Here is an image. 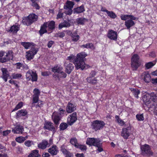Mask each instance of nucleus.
I'll list each match as a JSON object with an SVG mask.
<instances>
[{
    "mask_svg": "<svg viewBox=\"0 0 157 157\" xmlns=\"http://www.w3.org/2000/svg\"><path fill=\"white\" fill-rule=\"evenodd\" d=\"M87 56L84 52H82L77 54L76 58L74 60V63L77 69L83 70L85 68H88L90 66L85 64L84 58Z\"/></svg>",
    "mask_w": 157,
    "mask_h": 157,
    "instance_id": "nucleus-1",
    "label": "nucleus"
},
{
    "mask_svg": "<svg viewBox=\"0 0 157 157\" xmlns=\"http://www.w3.org/2000/svg\"><path fill=\"white\" fill-rule=\"evenodd\" d=\"M142 100L144 104L149 108V110H152L151 108L155 106L154 102H157V95L154 93H151L150 94L146 93L142 97Z\"/></svg>",
    "mask_w": 157,
    "mask_h": 157,
    "instance_id": "nucleus-2",
    "label": "nucleus"
},
{
    "mask_svg": "<svg viewBox=\"0 0 157 157\" xmlns=\"http://www.w3.org/2000/svg\"><path fill=\"white\" fill-rule=\"evenodd\" d=\"M141 62L140 57L136 54L133 55L131 59V65L133 70H136L140 66Z\"/></svg>",
    "mask_w": 157,
    "mask_h": 157,
    "instance_id": "nucleus-3",
    "label": "nucleus"
},
{
    "mask_svg": "<svg viewBox=\"0 0 157 157\" xmlns=\"http://www.w3.org/2000/svg\"><path fill=\"white\" fill-rule=\"evenodd\" d=\"M141 153L143 155L150 156L153 154V153L151 150L150 146L147 144H144L140 147Z\"/></svg>",
    "mask_w": 157,
    "mask_h": 157,
    "instance_id": "nucleus-4",
    "label": "nucleus"
},
{
    "mask_svg": "<svg viewBox=\"0 0 157 157\" xmlns=\"http://www.w3.org/2000/svg\"><path fill=\"white\" fill-rule=\"evenodd\" d=\"M105 124L104 122L101 121L95 120L92 123V126L95 131L102 128Z\"/></svg>",
    "mask_w": 157,
    "mask_h": 157,
    "instance_id": "nucleus-5",
    "label": "nucleus"
},
{
    "mask_svg": "<svg viewBox=\"0 0 157 157\" xmlns=\"http://www.w3.org/2000/svg\"><path fill=\"white\" fill-rule=\"evenodd\" d=\"M38 51L37 48L35 47L32 48L28 52H26V57L28 60H30L33 59L34 56L36 55Z\"/></svg>",
    "mask_w": 157,
    "mask_h": 157,
    "instance_id": "nucleus-6",
    "label": "nucleus"
},
{
    "mask_svg": "<svg viewBox=\"0 0 157 157\" xmlns=\"http://www.w3.org/2000/svg\"><path fill=\"white\" fill-rule=\"evenodd\" d=\"M26 78L28 80L31 79L33 81H36L37 79V75L35 72L32 70H29L26 73Z\"/></svg>",
    "mask_w": 157,
    "mask_h": 157,
    "instance_id": "nucleus-7",
    "label": "nucleus"
},
{
    "mask_svg": "<svg viewBox=\"0 0 157 157\" xmlns=\"http://www.w3.org/2000/svg\"><path fill=\"white\" fill-rule=\"evenodd\" d=\"M101 140L99 138H88L86 141V144L90 146H98V144L99 142H101Z\"/></svg>",
    "mask_w": 157,
    "mask_h": 157,
    "instance_id": "nucleus-8",
    "label": "nucleus"
},
{
    "mask_svg": "<svg viewBox=\"0 0 157 157\" xmlns=\"http://www.w3.org/2000/svg\"><path fill=\"white\" fill-rule=\"evenodd\" d=\"M20 29V25L17 23H16L11 26L10 29H7L6 31L8 33H12L13 34H15L17 33Z\"/></svg>",
    "mask_w": 157,
    "mask_h": 157,
    "instance_id": "nucleus-9",
    "label": "nucleus"
},
{
    "mask_svg": "<svg viewBox=\"0 0 157 157\" xmlns=\"http://www.w3.org/2000/svg\"><path fill=\"white\" fill-rule=\"evenodd\" d=\"M77 119L76 113L74 112L68 116L67 119V123L68 124L71 125L74 123Z\"/></svg>",
    "mask_w": 157,
    "mask_h": 157,
    "instance_id": "nucleus-10",
    "label": "nucleus"
},
{
    "mask_svg": "<svg viewBox=\"0 0 157 157\" xmlns=\"http://www.w3.org/2000/svg\"><path fill=\"white\" fill-rule=\"evenodd\" d=\"M44 128L52 131L53 133L56 132L55 128L53 126V124L51 122H45L44 124Z\"/></svg>",
    "mask_w": 157,
    "mask_h": 157,
    "instance_id": "nucleus-11",
    "label": "nucleus"
},
{
    "mask_svg": "<svg viewBox=\"0 0 157 157\" xmlns=\"http://www.w3.org/2000/svg\"><path fill=\"white\" fill-rule=\"evenodd\" d=\"M131 129L130 128H124L122 129L121 135L125 139H127L130 134Z\"/></svg>",
    "mask_w": 157,
    "mask_h": 157,
    "instance_id": "nucleus-12",
    "label": "nucleus"
},
{
    "mask_svg": "<svg viewBox=\"0 0 157 157\" xmlns=\"http://www.w3.org/2000/svg\"><path fill=\"white\" fill-rule=\"evenodd\" d=\"M107 36L110 39H117V33L112 29L109 30L107 34Z\"/></svg>",
    "mask_w": 157,
    "mask_h": 157,
    "instance_id": "nucleus-13",
    "label": "nucleus"
},
{
    "mask_svg": "<svg viewBox=\"0 0 157 157\" xmlns=\"http://www.w3.org/2000/svg\"><path fill=\"white\" fill-rule=\"evenodd\" d=\"M2 72V78L4 79L5 82L7 80L8 78L10 77L9 73L7 70V69L5 68H2L1 69Z\"/></svg>",
    "mask_w": 157,
    "mask_h": 157,
    "instance_id": "nucleus-14",
    "label": "nucleus"
},
{
    "mask_svg": "<svg viewBox=\"0 0 157 157\" xmlns=\"http://www.w3.org/2000/svg\"><path fill=\"white\" fill-rule=\"evenodd\" d=\"M48 151L52 155L54 156L57 154L59 150L57 147L55 145H53L48 149Z\"/></svg>",
    "mask_w": 157,
    "mask_h": 157,
    "instance_id": "nucleus-15",
    "label": "nucleus"
},
{
    "mask_svg": "<svg viewBox=\"0 0 157 157\" xmlns=\"http://www.w3.org/2000/svg\"><path fill=\"white\" fill-rule=\"evenodd\" d=\"M67 33V34L70 36L72 38V39H79L80 37L79 35L77 34V32L75 31L73 33L72 32L69 30H67L65 31Z\"/></svg>",
    "mask_w": 157,
    "mask_h": 157,
    "instance_id": "nucleus-16",
    "label": "nucleus"
},
{
    "mask_svg": "<svg viewBox=\"0 0 157 157\" xmlns=\"http://www.w3.org/2000/svg\"><path fill=\"white\" fill-rule=\"evenodd\" d=\"M76 109V106L73 104L69 102L66 107V110L68 113H71Z\"/></svg>",
    "mask_w": 157,
    "mask_h": 157,
    "instance_id": "nucleus-17",
    "label": "nucleus"
},
{
    "mask_svg": "<svg viewBox=\"0 0 157 157\" xmlns=\"http://www.w3.org/2000/svg\"><path fill=\"white\" fill-rule=\"evenodd\" d=\"M47 25L48 22H45L41 26L40 30L39 31V33L40 35L41 36L44 33H47Z\"/></svg>",
    "mask_w": 157,
    "mask_h": 157,
    "instance_id": "nucleus-18",
    "label": "nucleus"
},
{
    "mask_svg": "<svg viewBox=\"0 0 157 157\" xmlns=\"http://www.w3.org/2000/svg\"><path fill=\"white\" fill-rule=\"evenodd\" d=\"M24 131V128L22 126H17L12 130V132L14 133L22 134Z\"/></svg>",
    "mask_w": 157,
    "mask_h": 157,
    "instance_id": "nucleus-19",
    "label": "nucleus"
},
{
    "mask_svg": "<svg viewBox=\"0 0 157 157\" xmlns=\"http://www.w3.org/2000/svg\"><path fill=\"white\" fill-rule=\"evenodd\" d=\"M85 11L84 5L82 4L80 6L77 7L73 9V12L75 13H79L83 12Z\"/></svg>",
    "mask_w": 157,
    "mask_h": 157,
    "instance_id": "nucleus-20",
    "label": "nucleus"
},
{
    "mask_svg": "<svg viewBox=\"0 0 157 157\" xmlns=\"http://www.w3.org/2000/svg\"><path fill=\"white\" fill-rule=\"evenodd\" d=\"M88 82L92 85H95L98 83V80L97 78L92 77H88L86 78Z\"/></svg>",
    "mask_w": 157,
    "mask_h": 157,
    "instance_id": "nucleus-21",
    "label": "nucleus"
},
{
    "mask_svg": "<svg viewBox=\"0 0 157 157\" xmlns=\"http://www.w3.org/2000/svg\"><path fill=\"white\" fill-rule=\"evenodd\" d=\"M47 27L48 30L51 32L55 28V22L53 21L48 22Z\"/></svg>",
    "mask_w": 157,
    "mask_h": 157,
    "instance_id": "nucleus-22",
    "label": "nucleus"
},
{
    "mask_svg": "<svg viewBox=\"0 0 157 157\" xmlns=\"http://www.w3.org/2000/svg\"><path fill=\"white\" fill-rule=\"evenodd\" d=\"M38 147L40 148L44 149L47 147H49L48 143L47 141L46 140H43L41 143H40L38 144Z\"/></svg>",
    "mask_w": 157,
    "mask_h": 157,
    "instance_id": "nucleus-23",
    "label": "nucleus"
},
{
    "mask_svg": "<svg viewBox=\"0 0 157 157\" xmlns=\"http://www.w3.org/2000/svg\"><path fill=\"white\" fill-rule=\"evenodd\" d=\"M28 17L29 18L32 24L36 21L38 19V16L35 13H30Z\"/></svg>",
    "mask_w": 157,
    "mask_h": 157,
    "instance_id": "nucleus-24",
    "label": "nucleus"
},
{
    "mask_svg": "<svg viewBox=\"0 0 157 157\" xmlns=\"http://www.w3.org/2000/svg\"><path fill=\"white\" fill-rule=\"evenodd\" d=\"M135 24V22L131 20H128L125 22V25L128 29H129L131 27L134 26Z\"/></svg>",
    "mask_w": 157,
    "mask_h": 157,
    "instance_id": "nucleus-25",
    "label": "nucleus"
},
{
    "mask_svg": "<svg viewBox=\"0 0 157 157\" xmlns=\"http://www.w3.org/2000/svg\"><path fill=\"white\" fill-rule=\"evenodd\" d=\"M65 66L66 68V72L68 74H70L74 68L72 64H67L66 63H65Z\"/></svg>",
    "mask_w": 157,
    "mask_h": 157,
    "instance_id": "nucleus-26",
    "label": "nucleus"
},
{
    "mask_svg": "<svg viewBox=\"0 0 157 157\" xmlns=\"http://www.w3.org/2000/svg\"><path fill=\"white\" fill-rule=\"evenodd\" d=\"M22 22L24 25L27 26H29L32 24L28 16L23 17Z\"/></svg>",
    "mask_w": 157,
    "mask_h": 157,
    "instance_id": "nucleus-27",
    "label": "nucleus"
},
{
    "mask_svg": "<svg viewBox=\"0 0 157 157\" xmlns=\"http://www.w3.org/2000/svg\"><path fill=\"white\" fill-rule=\"evenodd\" d=\"M52 119L56 124H58L60 118L58 116V113L56 112H54L53 113L52 115Z\"/></svg>",
    "mask_w": 157,
    "mask_h": 157,
    "instance_id": "nucleus-28",
    "label": "nucleus"
},
{
    "mask_svg": "<svg viewBox=\"0 0 157 157\" xmlns=\"http://www.w3.org/2000/svg\"><path fill=\"white\" fill-rule=\"evenodd\" d=\"M21 44L26 49H28L30 48H32L33 47H35V45L34 44L30 42H21Z\"/></svg>",
    "mask_w": 157,
    "mask_h": 157,
    "instance_id": "nucleus-29",
    "label": "nucleus"
},
{
    "mask_svg": "<svg viewBox=\"0 0 157 157\" xmlns=\"http://www.w3.org/2000/svg\"><path fill=\"white\" fill-rule=\"evenodd\" d=\"M66 5L64 6V9H72L74 5V3L72 1L67 0L66 2Z\"/></svg>",
    "mask_w": 157,
    "mask_h": 157,
    "instance_id": "nucleus-30",
    "label": "nucleus"
},
{
    "mask_svg": "<svg viewBox=\"0 0 157 157\" xmlns=\"http://www.w3.org/2000/svg\"><path fill=\"white\" fill-rule=\"evenodd\" d=\"M13 52L11 51H9L6 54V55L5 56V59L6 62L10 60H12L13 59Z\"/></svg>",
    "mask_w": 157,
    "mask_h": 157,
    "instance_id": "nucleus-31",
    "label": "nucleus"
},
{
    "mask_svg": "<svg viewBox=\"0 0 157 157\" xmlns=\"http://www.w3.org/2000/svg\"><path fill=\"white\" fill-rule=\"evenodd\" d=\"M28 138V137L27 136L25 137L22 136H19L15 138V140L18 143H21L27 139Z\"/></svg>",
    "mask_w": 157,
    "mask_h": 157,
    "instance_id": "nucleus-32",
    "label": "nucleus"
},
{
    "mask_svg": "<svg viewBox=\"0 0 157 157\" xmlns=\"http://www.w3.org/2000/svg\"><path fill=\"white\" fill-rule=\"evenodd\" d=\"M39 151L37 150H34L28 155V157H40Z\"/></svg>",
    "mask_w": 157,
    "mask_h": 157,
    "instance_id": "nucleus-33",
    "label": "nucleus"
},
{
    "mask_svg": "<svg viewBox=\"0 0 157 157\" xmlns=\"http://www.w3.org/2000/svg\"><path fill=\"white\" fill-rule=\"evenodd\" d=\"M130 89L131 91L132 92L133 95H134V97L137 98H139L138 95L140 94V90L137 89L132 88H130Z\"/></svg>",
    "mask_w": 157,
    "mask_h": 157,
    "instance_id": "nucleus-34",
    "label": "nucleus"
},
{
    "mask_svg": "<svg viewBox=\"0 0 157 157\" xmlns=\"http://www.w3.org/2000/svg\"><path fill=\"white\" fill-rule=\"evenodd\" d=\"M5 150L4 147L0 145V157H8L6 154L4 153Z\"/></svg>",
    "mask_w": 157,
    "mask_h": 157,
    "instance_id": "nucleus-35",
    "label": "nucleus"
},
{
    "mask_svg": "<svg viewBox=\"0 0 157 157\" xmlns=\"http://www.w3.org/2000/svg\"><path fill=\"white\" fill-rule=\"evenodd\" d=\"M63 70L62 67L58 66H55L52 68V71L54 72H58L59 73L61 72Z\"/></svg>",
    "mask_w": 157,
    "mask_h": 157,
    "instance_id": "nucleus-36",
    "label": "nucleus"
},
{
    "mask_svg": "<svg viewBox=\"0 0 157 157\" xmlns=\"http://www.w3.org/2000/svg\"><path fill=\"white\" fill-rule=\"evenodd\" d=\"M38 0H30L32 2L31 6L36 10H39L40 8V6L36 2Z\"/></svg>",
    "mask_w": 157,
    "mask_h": 157,
    "instance_id": "nucleus-37",
    "label": "nucleus"
},
{
    "mask_svg": "<svg viewBox=\"0 0 157 157\" xmlns=\"http://www.w3.org/2000/svg\"><path fill=\"white\" fill-rule=\"evenodd\" d=\"M27 112L26 110L21 109L18 111L17 113V116L18 117L24 116L27 114Z\"/></svg>",
    "mask_w": 157,
    "mask_h": 157,
    "instance_id": "nucleus-38",
    "label": "nucleus"
},
{
    "mask_svg": "<svg viewBox=\"0 0 157 157\" xmlns=\"http://www.w3.org/2000/svg\"><path fill=\"white\" fill-rule=\"evenodd\" d=\"M106 13L108 16L112 19H115L117 17L116 14L112 11H109L108 10Z\"/></svg>",
    "mask_w": 157,
    "mask_h": 157,
    "instance_id": "nucleus-39",
    "label": "nucleus"
},
{
    "mask_svg": "<svg viewBox=\"0 0 157 157\" xmlns=\"http://www.w3.org/2000/svg\"><path fill=\"white\" fill-rule=\"evenodd\" d=\"M86 19L84 18L80 17L76 19V21L78 24L83 25L84 24Z\"/></svg>",
    "mask_w": 157,
    "mask_h": 157,
    "instance_id": "nucleus-40",
    "label": "nucleus"
},
{
    "mask_svg": "<svg viewBox=\"0 0 157 157\" xmlns=\"http://www.w3.org/2000/svg\"><path fill=\"white\" fill-rule=\"evenodd\" d=\"M143 74L144 75V81L146 82H150L151 80L150 75L147 72H144Z\"/></svg>",
    "mask_w": 157,
    "mask_h": 157,
    "instance_id": "nucleus-41",
    "label": "nucleus"
},
{
    "mask_svg": "<svg viewBox=\"0 0 157 157\" xmlns=\"http://www.w3.org/2000/svg\"><path fill=\"white\" fill-rule=\"evenodd\" d=\"M116 121L121 125L123 126L125 124L124 122L120 118L119 116L116 115L115 116Z\"/></svg>",
    "mask_w": 157,
    "mask_h": 157,
    "instance_id": "nucleus-42",
    "label": "nucleus"
},
{
    "mask_svg": "<svg viewBox=\"0 0 157 157\" xmlns=\"http://www.w3.org/2000/svg\"><path fill=\"white\" fill-rule=\"evenodd\" d=\"M70 143L72 145H74L75 147L78 144L77 139L75 138H72L70 140Z\"/></svg>",
    "mask_w": 157,
    "mask_h": 157,
    "instance_id": "nucleus-43",
    "label": "nucleus"
},
{
    "mask_svg": "<svg viewBox=\"0 0 157 157\" xmlns=\"http://www.w3.org/2000/svg\"><path fill=\"white\" fill-rule=\"evenodd\" d=\"M22 76L21 74L14 73L12 74L11 76L12 77V78L13 79H18L21 78Z\"/></svg>",
    "mask_w": 157,
    "mask_h": 157,
    "instance_id": "nucleus-44",
    "label": "nucleus"
},
{
    "mask_svg": "<svg viewBox=\"0 0 157 157\" xmlns=\"http://www.w3.org/2000/svg\"><path fill=\"white\" fill-rule=\"evenodd\" d=\"M155 62H150L145 64V66L147 69H149L155 65Z\"/></svg>",
    "mask_w": 157,
    "mask_h": 157,
    "instance_id": "nucleus-45",
    "label": "nucleus"
},
{
    "mask_svg": "<svg viewBox=\"0 0 157 157\" xmlns=\"http://www.w3.org/2000/svg\"><path fill=\"white\" fill-rule=\"evenodd\" d=\"M23 102L22 101L20 102L16 106L14 109L12 111H15L21 108L23 105Z\"/></svg>",
    "mask_w": 157,
    "mask_h": 157,
    "instance_id": "nucleus-46",
    "label": "nucleus"
},
{
    "mask_svg": "<svg viewBox=\"0 0 157 157\" xmlns=\"http://www.w3.org/2000/svg\"><path fill=\"white\" fill-rule=\"evenodd\" d=\"M81 47L86 48H90L92 49H94V48L93 44L92 43H89L85 45H82L81 46Z\"/></svg>",
    "mask_w": 157,
    "mask_h": 157,
    "instance_id": "nucleus-47",
    "label": "nucleus"
},
{
    "mask_svg": "<svg viewBox=\"0 0 157 157\" xmlns=\"http://www.w3.org/2000/svg\"><path fill=\"white\" fill-rule=\"evenodd\" d=\"M5 52L4 51H0V62L2 63H4L6 62L5 59V57L2 58V57L4 55Z\"/></svg>",
    "mask_w": 157,
    "mask_h": 157,
    "instance_id": "nucleus-48",
    "label": "nucleus"
},
{
    "mask_svg": "<svg viewBox=\"0 0 157 157\" xmlns=\"http://www.w3.org/2000/svg\"><path fill=\"white\" fill-rule=\"evenodd\" d=\"M76 147L77 148H79L82 151H86L87 149V147L86 146L83 145H81L79 144Z\"/></svg>",
    "mask_w": 157,
    "mask_h": 157,
    "instance_id": "nucleus-49",
    "label": "nucleus"
},
{
    "mask_svg": "<svg viewBox=\"0 0 157 157\" xmlns=\"http://www.w3.org/2000/svg\"><path fill=\"white\" fill-rule=\"evenodd\" d=\"M63 13L62 12V9L59 10L58 13L57 15L56 18L57 19H61L63 17Z\"/></svg>",
    "mask_w": 157,
    "mask_h": 157,
    "instance_id": "nucleus-50",
    "label": "nucleus"
},
{
    "mask_svg": "<svg viewBox=\"0 0 157 157\" xmlns=\"http://www.w3.org/2000/svg\"><path fill=\"white\" fill-rule=\"evenodd\" d=\"M137 120L139 121H143L144 120L143 114H139L136 116Z\"/></svg>",
    "mask_w": 157,
    "mask_h": 157,
    "instance_id": "nucleus-51",
    "label": "nucleus"
},
{
    "mask_svg": "<svg viewBox=\"0 0 157 157\" xmlns=\"http://www.w3.org/2000/svg\"><path fill=\"white\" fill-rule=\"evenodd\" d=\"M101 142H99L98 144V146H95L97 147V150L99 152H101L103 151V149L102 147V144L101 143H100Z\"/></svg>",
    "mask_w": 157,
    "mask_h": 157,
    "instance_id": "nucleus-52",
    "label": "nucleus"
},
{
    "mask_svg": "<svg viewBox=\"0 0 157 157\" xmlns=\"http://www.w3.org/2000/svg\"><path fill=\"white\" fill-rule=\"evenodd\" d=\"M67 127V124L66 123H62L60 124L59 128L61 130H64L66 129Z\"/></svg>",
    "mask_w": 157,
    "mask_h": 157,
    "instance_id": "nucleus-53",
    "label": "nucleus"
},
{
    "mask_svg": "<svg viewBox=\"0 0 157 157\" xmlns=\"http://www.w3.org/2000/svg\"><path fill=\"white\" fill-rule=\"evenodd\" d=\"M63 23L65 27H69L71 25L70 21L69 20H68V21L64 20Z\"/></svg>",
    "mask_w": 157,
    "mask_h": 157,
    "instance_id": "nucleus-54",
    "label": "nucleus"
},
{
    "mask_svg": "<svg viewBox=\"0 0 157 157\" xmlns=\"http://www.w3.org/2000/svg\"><path fill=\"white\" fill-rule=\"evenodd\" d=\"M24 144L26 146L30 147L33 144V141L29 140L25 141Z\"/></svg>",
    "mask_w": 157,
    "mask_h": 157,
    "instance_id": "nucleus-55",
    "label": "nucleus"
},
{
    "mask_svg": "<svg viewBox=\"0 0 157 157\" xmlns=\"http://www.w3.org/2000/svg\"><path fill=\"white\" fill-rule=\"evenodd\" d=\"M67 75L66 73L62 71L60 73H59L58 78L59 79L60 78H65L66 77Z\"/></svg>",
    "mask_w": 157,
    "mask_h": 157,
    "instance_id": "nucleus-56",
    "label": "nucleus"
},
{
    "mask_svg": "<svg viewBox=\"0 0 157 157\" xmlns=\"http://www.w3.org/2000/svg\"><path fill=\"white\" fill-rule=\"evenodd\" d=\"M33 93V96H39L40 94V92L38 89L35 88L34 90Z\"/></svg>",
    "mask_w": 157,
    "mask_h": 157,
    "instance_id": "nucleus-57",
    "label": "nucleus"
},
{
    "mask_svg": "<svg viewBox=\"0 0 157 157\" xmlns=\"http://www.w3.org/2000/svg\"><path fill=\"white\" fill-rule=\"evenodd\" d=\"M121 19L123 21H126L128 19V15L121 14L120 16Z\"/></svg>",
    "mask_w": 157,
    "mask_h": 157,
    "instance_id": "nucleus-58",
    "label": "nucleus"
},
{
    "mask_svg": "<svg viewBox=\"0 0 157 157\" xmlns=\"http://www.w3.org/2000/svg\"><path fill=\"white\" fill-rule=\"evenodd\" d=\"M11 132L10 130H7L3 131L2 132V134L3 136H6L10 134Z\"/></svg>",
    "mask_w": 157,
    "mask_h": 157,
    "instance_id": "nucleus-59",
    "label": "nucleus"
},
{
    "mask_svg": "<svg viewBox=\"0 0 157 157\" xmlns=\"http://www.w3.org/2000/svg\"><path fill=\"white\" fill-rule=\"evenodd\" d=\"M39 96H33V102L34 103L37 102L39 101Z\"/></svg>",
    "mask_w": 157,
    "mask_h": 157,
    "instance_id": "nucleus-60",
    "label": "nucleus"
},
{
    "mask_svg": "<svg viewBox=\"0 0 157 157\" xmlns=\"http://www.w3.org/2000/svg\"><path fill=\"white\" fill-rule=\"evenodd\" d=\"M59 115L62 117L64 116V114L66 113L65 111L63 109H62L60 108L59 109Z\"/></svg>",
    "mask_w": 157,
    "mask_h": 157,
    "instance_id": "nucleus-61",
    "label": "nucleus"
},
{
    "mask_svg": "<svg viewBox=\"0 0 157 157\" xmlns=\"http://www.w3.org/2000/svg\"><path fill=\"white\" fill-rule=\"evenodd\" d=\"M75 56L73 55H71L67 57V59L69 60L70 61L72 62L75 59Z\"/></svg>",
    "mask_w": 157,
    "mask_h": 157,
    "instance_id": "nucleus-62",
    "label": "nucleus"
},
{
    "mask_svg": "<svg viewBox=\"0 0 157 157\" xmlns=\"http://www.w3.org/2000/svg\"><path fill=\"white\" fill-rule=\"evenodd\" d=\"M65 34L64 32H59L57 34V36L60 38H62L65 36Z\"/></svg>",
    "mask_w": 157,
    "mask_h": 157,
    "instance_id": "nucleus-63",
    "label": "nucleus"
},
{
    "mask_svg": "<svg viewBox=\"0 0 157 157\" xmlns=\"http://www.w3.org/2000/svg\"><path fill=\"white\" fill-rule=\"evenodd\" d=\"M68 10L66 11L65 13L66 15H71L73 13V10L72 9H68Z\"/></svg>",
    "mask_w": 157,
    "mask_h": 157,
    "instance_id": "nucleus-64",
    "label": "nucleus"
}]
</instances>
